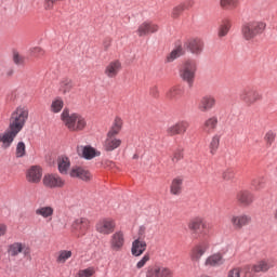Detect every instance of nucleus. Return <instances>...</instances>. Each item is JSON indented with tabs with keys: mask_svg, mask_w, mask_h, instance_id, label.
Masks as SVG:
<instances>
[{
	"mask_svg": "<svg viewBox=\"0 0 277 277\" xmlns=\"http://www.w3.org/2000/svg\"><path fill=\"white\" fill-rule=\"evenodd\" d=\"M61 120L68 129V131H72L75 133H79V131H83L85 127H88V121L85 117H83L79 113H71L68 108H65L61 115Z\"/></svg>",
	"mask_w": 277,
	"mask_h": 277,
	"instance_id": "obj_1",
	"label": "nucleus"
},
{
	"mask_svg": "<svg viewBox=\"0 0 277 277\" xmlns=\"http://www.w3.org/2000/svg\"><path fill=\"white\" fill-rule=\"evenodd\" d=\"M29 120V108L27 106H18L9 118V128L19 133Z\"/></svg>",
	"mask_w": 277,
	"mask_h": 277,
	"instance_id": "obj_2",
	"label": "nucleus"
},
{
	"mask_svg": "<svg viewBox=\"0 0 277 277\" xmlns=\"http://www.w3.org/2000/svg\"><path fill=\"white\" fill-rule=\"evenodd\" d=\"M267 24L263 21H250L241 26V34L245 40H254L265 31Z\"/></svg>",
	"mask_w": 277,
	"mask_h": 277,
	"instance_id": "obj_3",
	"label": "nucleus"
},
{
	"mask_svg": "<svg viewBox=\"0 0 277 277\" xmlns=\"http://www.w3.org/2000/svg\"><path fill=\"white\" fill-rule=\"evenodd\" d=\"M198 70V63L195 60H186L180 69V79L187 83L188 88H194L196 80V71Z\"/></svg>",
	"mask_w": 277,
	"mask_h": 277,
	"instance_id": "obj_4",
	"label": "nucleus"
},
{
	"mask_svg": "<svg viewBox=\"0 0 277 277\" xmlns=\"http://www.w3.org/2000/svg\"><path fill=\"white\" fill-rule=\"evenodd\" d=\"M276 267V260L274 258H264L258 261L255 264L245 266L246 276L250 274H267L269 269Z\"/></svg>",
	"mask_w": 277,
	"mask_h": 277,
	"instance_id": "obj_5",
	"label": "nucleus"
},
{
	"mask_svg": "<svg viewBox=\"0 0 277 277\" xmlns=\"http://www.w3.org/2000/svg\"><path fill=\"white\" fill-rule=\"evenodd\" d=\"M209 248H211V241L209 238H205L195 245L189 252L192 263L200 265V261L202 260L203 254H207Z\"/></svg>",
	"mask_w": 277,
	"mask_h": 277,
	"instance_id": "obj_6",
	"label": "nucleus"
},
{
	"mask_svg": "<svg viewBox=\"0 0 277 277\" xmlns=\"http://www.w3.org/2000/svg\"><path fill=\"white\" fill-rule=\"evenodd\" d=\"M239 98L245 103V105H254L255 103H259L263 98V95L261 93L252 88V87H246L242 89L239 93Z\"/></svg>",
	"mask_w": 277,
	"mask_h": 277,
	"instance_id": "obj_7",
	"label": "nucleus"
},
{
	"mask_svg": "<svg viewBox=\"0 0 277 277\" xmlns=\"http://www.w3.org/2000/svg\"><path fill=\"white\" fill-rule=\"evenodd\" d=\"M229 224L234 228V230H243L246 226H250L252 224V215L250 214H232L229 216Z\"/></svg>",
	"mask_w": 277,
	"mask_h": 277,
	"instance_id": "obj_8",
	"label": "nucleus"
},
{
	"mask_svg": "<svg viewBox=\"0 0 277 277\" xmlns=\"http://www.w3.org/2000/svg\"><path fill=\"white\" fill-rule=\"evenodd\" d=\"M6 252L11 259H14L18 256V254L29 256L31 254V249L23 242H13L8 246Z\"/></svg>",
	"mask_w": 277,
	"mask_h": 277,
	"instance_id": "obj_9",
	"label": "nucleus"
},
{
	"mask_svg": "<svg viewBox=\"0 0 277 277\" xmlns=\"http://www.w3.org/2000/svg\"><path fill=\"white\" fill-rule=\"evenodd\" d=\"M124 232L117 230L115 232L109 239V248L111 252H122L124 248Z\"/></svg>",
	"mask_w": 277,
	"mask_h": 277,
	"instance_id": "obj_10",
	"label": "nucleus"
},
{
	"mask_svg": "<svg viewBox=\"0 0 277 277\" xmlns=\"http://www.w3.org/2000/svg\"><path fill=\"white\" fill-rule=\"evenodd\" d=\"M122 70V62L120 60L110 61L104 69V75L107 79H116Z\"/></svg>",
	"mask_w": 277,
	"mask_h": 277,
	"instance_id": "obj_11",
	"label": "nucleus"
},
{
	"mask_svg": "<svg viewBox=\"0 0 277 277\" xmlns=\"http://www.w3.org/2000/svg\"><path fill=\"white\" fill-rule=\"evenodd\" d=\"M71 228L77 233L76 237L79 239L88 233V228H90V220H88V217H78L72 222Z\"/></svg>",
	"mask_w": 277,
	"mask_h": 277,
	"instance_id": "obj_12",
	"label": "nucleus"
},
{
	"mask_svg": "<svg viewBox=\"0 0 277 277\" xmlns=\"http://www.w3.org/2000/svg\"><path fill=\"white\" fill-rule=\"evenodd\" d=\"M236 201L240 207H252L254 203V194L249 189H241L236 194Z\"/></svg>",
	"mask_w": 277,
	"mask_h": 277,
	"instance_id": "obj_13",
	"label": "nucleus"
},
{
	"mask_svg": "<svg viewBox=\"0 0 277 277\" xmlns=\"http://www.w3.org/2000/svg\"><path fill=\"white\" fill-rule=\"evenodd\" d=\"M100 235H111L116 230V221L114 219H103L95 226Z\"/></svg>",
	"mask_w": 277,
	"mask_h": 277,
	"instance_id": "obj_14",
	"label": "nucleus"
},
{
	"mask_svg": "<svg viewBox=\"0 0 277 277\" xmlns=\"http://www.w3.org/2000/svg\"><path fill=\"white\" fill-rule=\"evenodd\" d=\"M189 129V123L187 121H177L176 123L167 128V135L169 137H174V135H184Z\"/></svg>",
	"mask_w": 277,
	"mask_h": 277,
	"instance_id": "obj_15",
	"label": "nucleus"
},
{
	"mask_svg": "<svg viewBox=\"0 0 277 277\" xmlns=\"http://www.w3.org/2000/svg\"><path fill=\"white\" fill-rule=\"evenodd\" d=\"M159 31V25L153 22H143L136 29L138 38H144L149 34H157Z\"/></svg>",
	"mask_w": 277,
	"mask_h": 277,
	"instance_id": "obj_16",
	"label": "nucleus"
},
{
	"mask_svg": "<svg viewBox=\"0 0 277 277\" xmlns=\"http://www.w3.org/2000/svg\"><path fill=\"white\" fill-rule=\"evenodd\" d=\"M18 135V132L15 130H12L11 128H8L4 133L0 134V144L1 148L4 150H8L12 146V142H14V138Z\"/></svg>",
	"mask_w": 277,
	"mask_h": 277,
	"instance_id": "obj_17",
	"label": "nucleus"
},
{
	"mask_svg": "<svg viewBox=\"0 0 277 277\" xmlns=\"http://www.w3.org/2000/svg\"><path fill=\"white\" fill-rule=\"evenodd\" d=\"M77 153L79 157H82L83 159L91 160L94 159V157H101V151L96 150L94 147L87 145V146H78Z\"/></svg>",
	"mask_w": 277,
	"mask_h": 277,
	"instance_id": "obj_18",
	"label": "nucleus"
},
{
	"mask_svg": "<svg viewBox=\"0 0 277 277\" xmlns=\"http://www.w3.org/2000/svg\"><path fill=\"white\" fill-rule=\"evenodd\" d=\"M224 263H226V259L222 252L213 253L209 255L205 261L206 267H222Z\"/></svg>",
	"mask_w": 277,
	"mask_h": 277,
	"instance_id": "obj_19",
	"label": "nucleus"
},
{
	"mask_svg": "<svg viewBox=\"0 0 277 277\" xmlns=\"http://www.w3.org/2000/svg\"><path fill=\"white\" fill-rule=\"evenodd\" d=\"M185 49L189 51L193 55H200L202 49H205V43L200 39H190L184 44Z\"/></svg>",
	"mask_w": 277,
	"mask_h": 277,
	"instance_id": "obj_20",
	"label": "nucleus"
},
{
	"mask_svg": "<svg viewBox=\"0 0 277 277\" xmlns=\"http://www.w3.org/2000/svg\"><path fill=\"white\" fill-rule=\"evenodd\" d=\"M147 277H174V272L164 266H155L147 271Z\"/></svg>",
	"mask_w": 277,
	"mask_h": 277,
	"instance_id": "obj_21",
	"label": "nucleus"
},
{
	"mask_svg": "<svg viewBox=\"0 0 277 277\" xmlns=\"http://www.w3.org/2000/svg\"><path fill=\"white\" fill-rule=\"evenodd\" d=\"M26 180L28 183H40L42 181V168L38 166L30 167L26 173Z\"/></svg>",
	"mask_w": 277,
	"mask_h": 277,
	"instance_id": "obj_22",
	"label": "nucleus"
},
{
	"mask_svg": "<svg viewBox=\"0 0 277 277\" xmlns=\"http://www.w3.org/2000/svg\"><path fill=\"white\" fill-rule=\"evenodd\" d=\"M43 185L50 187L51 189L55 187H64V180L60 175L48 174L43 177Z\"/></svg>",
	"mask_w": 277,
	"mask_h": 277,
	"instance_id": "obj_23",
	"label": "nucleus"
},
{
	"mask_svg": "<svg viewBox=\"0 0 277 277\" xmlns=\"http://www.w3.org/2000/svg\"><path fill=\"white\" fill-rule=\"evenodd\" d=\"M183 94H185V87L175 84L168 90L166 96L168 101H179V98H182Z\"/></svg>",
	"mask_w": 277,
	"mask_h": 277,
	"instance_id": "obj_24",
	"label": "nucleus"
},
{
	"mask_svg": "<svg viewBox=\"0 0 277 277\" xmlns=\"http://www.w3.org/2000/svg\"><path fill=\"white\" fill-rule=\"evenodd\" d=\"M70 176H72L74 179H80L85 183H90V181H92V173L81 167H75L74 169H71Z\"/></svg>",
	"mask_w": 277,
	"mask_h": 277,
	"instance_id": "obj_25",
	"label": "nucleus"
},
{
	"mask_svg": "<svg viewBox=\"0 0 277 277\" xmlns=\"http://www.w3.org/2000/svg\"><path fill=\"white\" fill-rule=\"evenodd\" d=\"M187 227H188V230H190V233L196 235V233H198V230H200V228H202V229L207 228V223L205 222V219L197 216V217L192 219L187 223Z\"/></svg>",
	"mask_w": 277,
	"mask_h": 277,
	"instance_id": "obj_26",
	"label": "nucleus"
},
{
	"mask_svg": "<svg viewBox=\"0 0 277 277\" xmlns=\"http://www.w3.org/2000/svg\"><path fill=\"white\" fill-rule=\"evenodd\" d=\"M214 107H215V97L211 95H207L200 100L198 109L202 114H206V111H210V109Z\"/></svg>",
	"mask_w": 277,
	"mask_h": 277,
	"instance_id": "obj_27",
	"label": "nucleus"
},
{
	"mask_svg": "<svg viewBox=\"0 0 277 277\" xmlns=\"http://www.w3.org/2000/svg\"><path fill=\"white\" fill-rule=\"evenodd\" d=\"M183 177L176 176L174 177L169 186L171 196H181L183 194Z\"/></svg>",
	"mask_w": 277,
	"mask_h": 277,
	"instance_id": "obj_28",
	"label": "nucleus"
},
{
	"mask_svg": "<svg viewBox=\"0 0 277 277\" xmlns=\"http://www.w3.org/2000/svg\"><path fill=\"white\" fill-rule=\"evenodd\" d=\"M53 213H55V209L51 206L39 207L35 210L37 217H43V220L49 222L53 220Z\"/></svg>",
	"mask_w": 277,
	"mask_h": 277,
	"instance_id": "obj_29",
	"label": "nucleus"
},
{
	"mask_svg": "<svg viewBox=\"0 0 277 277\" xmlns=\"http://www.w3.org/2000/svg\"><path fill=\"white\" fill-rule=\"evenodd\" d=\"M147 243L144 240L135 239L132 242L131 252L133 256H142L146 252Z\"/></svg>",
	"mask_w": 277,
	"mask_h": 277,
	"instance_id": "obj_30",
	"label": "nucleus"
},
{
	"mask_svg": "<svg viewBox=\"0 0 277 277\" xmlns=\"http://www.w3.org/2000/svg\"><path fill=\"white\" fill-rule=\"evenodd\" d=\"M217 124H219L217 117L212 116L208 118L202 124L203 133H206L207 135H211V133H213V131L217 129Z\"/></svg>",
	"mask_w": 277,
	"mask_h": 277,
	"instance_id": "obj_31",
	"label": "nucleus"
},
{
	"mask_svg": "<svg viewBox=\"0 0 277 277\" xmlns=\"http://www.w3.org/2000/svg\"><path fill=\"white\" fill-rule=\"evenodd\" d=\"M120 146H122V140L120 138L106 137L104 142V150H106V153H114V150L120 148Z\"/></svg>",
	"mask_w": 277,
	"mask_h": 277,
	"instance_id": "obj_32",
	"label": "nucleus"
},
{
	"mask_svg": "<svg viewBox=\"0 0 277 277\" xmlns=\"http://www.w3.org/2000/svg\"><path fill=\"white\" fill-rule=\"evenodd\" d=\"M185 55V49L183 45H177L175 49L171 51L166 57V63L167 64H172L174 60H179V57H183Z\"/></svg>",
	"mask_w": 277,
	"mask_h": 277,
	"instance_id": "obj_33",
	"label": "nucleus"
},
{
	"mask_svg": "<svg viewBox=\"0 0 277 277\" xmlns=\"http://www.w3.org/2000/svg\"><path fill=\"white\" fill-rule=\"evenodd\" d=\"M230 27H233V22L228 18L223 19L217 29V37L225 38V36H228Z\"/></svg>",
	"mask_w": 277,
	"mask_h": 277,
	"instance_id": "obj_34",
	"label": "nucleus"
},
{
	"mask_svg": "<svg viewBox=\"0 0 277 277\" xmlns=\"http://www.w3.org/2000/svg\"><path fill=\"white\" fill-rule=\"evenodd\" d=\"M121 129H122V119L116 118L115 122H114L113 127L110 128V130L108 131L106 137L116 138V135H118V133H120Z\"/></svg>",
	"mask_w": 277,
	"mask_h": 277,
	"instance_id": "obj_35",
	"label": "nucleus"
},
{
	"mask_svg": "<svg viewBox=\"0 0 277 277\" xmlns=\"http://www.w3.org/2000/svg\"><path fill=\"white\" fill-rule=\"evenodd\" d=\"M220 140H222V136L219 134H214L209 143V150L210 155H215L217 153V149L220 148Z\"/></svg>",
	"mask_w": 277,
	"mask_h": 277,
	"instance_id": "obj_36",
	"label": "nucleus"
},
{
	"mask_svg": "<svg viewBox=\"0 0 277 277\" xmlns=\"http://www.w3.org/2000/svg\"><path fill=\"white\" fill-rule=\"evenodd\" d=\"M72 90V80L69 78H65L60 83V92L66 96V94H70Z\"/></svg>",
	"mask_w": 277,
	"mask_h": 277,
	"instance_id": "obj_37",
	"label": "nucleus"
},
{
	"mask_svg": "<svg viewBox=\"0 0 277 277\" xmlns=\"http://www.w3.org/2000/svg\"><path fill=\"white\" fill-rule=\"evenodd\" d=\"M62 109H64V100H62V97L54 98L51 103L50 111H52V114H60Z\"/></svg>",
	"mask_w": 277,
	"mask_h": 277,
	"instance_id": "obj_38",
	"label": "nucleus"
},
{
	"mask_svg": "<svg viewBox=\"0 0 277 277\" xmlns=\"http://www.w3.org/2000/svg\"><path fill=\"white\" fill-rule=\"evenodd\" d=\"M68 168H70V160L68 157H58V172H61V174H67Z\"/></svg>",
	"mask_w": 277,
	"mask_h": 277,
	"instance_id": "obj_39",
	"label": "nucleus"
},
{
	"mask_svg": "<svg viewBox=\"0 0 277 277\" xmlns=\"http://www.w3.org/2000/svg\"><path fill=\"white\" fill-rule=\"evenodd\" d=\"M72 256V251L70 250H61L57 253L56 256V263L58 264H64L68 261V259H70Z\"/></svg>",
	"mask_w": 277,
	"mask_h": 277,
	"instance_id": "obj_40",
	"label": "nucleus"
},
{
	"mask_svg": "<svg viewBox=\"0 0 277 277\" xmlns=\"http://www.w3.org/2000/svg\"><path fill=\"white\" fill-rule=\"evenodd\" d=\"M263 185H265V177L264 176H258V177H253L251 180V187H253V189L255 192H259L260 189H262Z\"/></svg>",
	"mask_w": 277,
	"mask_h": 277,
	"instance_id": "obj_41",
	"label": "nucleus"
},
{
	"mask_svg": "<svg viewBox=\"0 0 277 277\" xmlns=\"http://www.w3.org/2000/svg\"><path fill=\"white\" fill-rule=\"evenodd\" d=\"M186 8L187 6L185 5V3H181L174 6L171 11V18H179L183 14V12H185Z\"/></svg>",
	"mask_w": 277,
	"mask_h": 277,
	"instance_id": "obj_42",
	"label": "nucleus"
},
{
	"mask_svg": "<svg viewBox=\"0 0 277 277\" xmlns=\"http://www.w3.org/2000/svg\"><path fill=\"white\" fill-rule=\"evenodd\" d=\"M239 0H220V5L223 10H235Z\"/></svg>",
	"mask_w": 277,
	"mask_h": 277,
	"instance_id": "obj_43",
	"label": "nucleus"
},
{
	"mask_svg": "<svg viewBox=\"0 0 277 277\" xmlns=\"http://www.w3.org/2000/svg\"><path fill=\"white\" fill-rule=\"evenodd\" d=\"M27 155V147L25 146V143L18 142L16 146L15 157L17 159H21Z\"/></svg>",
	"mask_w": 277,
	"mask_h": 277,
	"instance_id": "obj_44",
	"label": "nucleus"
},
{
	"mask_svg": "<svg viewBox=\"0 0 277 277\" xmlns=\"http://www.w3.org/2000/svg\"><path fill=\"white\" fill-rule=\"evenodd\" d=\"M29 53L31 57H41L42 55H44L45 51L40 47H34L29 49Z\"/></svg>",
	"mask_w": 277,
	"mask_h": 277,
	"instance_id": "obj_45",
	"label": "nucleus"
},
{
	"mask_svg": "<svg viewBox=\"0 0 277 277\" xmlns=\"http://www.w3.org/2000/svg\"><path fill=\"white\" fill-rule=\"evenodd\" d=\"M13 63L16 66H23L25 64V56L21 55L18 52H13Z\"/></svg>",
	"mask_w": 277,
	"mask_h": 277,
	"instance_id": "obj_46",
	"label": "nucleus"
},
{
	"mask_svg": "<svg viewBox=\"0 0 277 277\" xmlns=\"http://www.w3.org/2000/svg\"><path fill=\"white\" fill-rule=\"evenodd\" d=\"M181 159H183V149L177 148L173 151L171 161H172V163H179V161H181Z\"/></svg>",
	"mask_w": 277,
	"mask_h": 277,
	"instance_id": "obj_47",
	"label": "nucleus"
},
{
	"mask_svg": "<svg viewBox=\"0 0 277 277\" xmlns=\"http://www.w3.org/2000/svg\"><path fill=\"white\" fill-rule=\"evenodd\" d=\"M223 181H233L235 179V171L233 169H226L222 172Z\"/></svg>",
	"mask_w": 277,
	"mask_h": 277,
	"instance_id": "obj_48",
	"label": "nucleus"
},
{
	"mask_svg": "<svg viewBox=\"0 0 277 277\" xmlns=\"http://www.w3.org/2000/svg\"><path fill=\"white\" fill-rule=\"evenodd\" d=\"M264 140H265L267 146H272V144H274V141L276 140V133L268 131L265 134Z\"/></svg>",
	"mask_w": 277,
	"mask_h": 277,
	"instance_id": "obj_49",
	"label": "nucleus"
},
{
	"mask_svg": "<svg viewBox=\"0 0 277 277\" xmlns=\"http://www.w3.org/2000/svg\"><path fill=\"white\" fill-rule=\"evenodd\" d=\"M94 276V268H85L82 271H79V273L76 275V277H92Z\"/></svg>",
	"mask_w": 277,
	"mask_h": 277,
	"instance_id": "obj_50",
	"label": "nucleus"
},
{
	"mask_svg": "<svg viewBox=\"0 0 277 277\" xmlns=\"http://www.w3.org/2000/svg\"><path fill=\"white\" fill-rule=\"evenodd\" d=\"M227 277H241V267L236 266L228 271Z\"/></svg>",
	"mask_w": 277,
	"mask_h": 277,
	"instance_id": "obj_51",
	"label": "nucleus"
},
{
	"mask_svg": "<svg viewBox=\"0 0 277 277\" xmlns=\"http://www.w3.org/2000/svg\"><path fill=\"white\" fill-rule=\"evenodd\" d=\"M150 261V255L145 254L141 261L137 262L136 264V268L137 269H142V267H144V265H146V263H148Z\"/></svg>",
	"mask_w": 277,
	"mask_h": 277,
	"instance_id": "obj_52",
	"label": "nucleus"
},
{
	"mask_svg": "<svg viewBox=\"0 0 277 277\" xmlns=\"http://www.w3.org/2000/svg\"><path fill=\"white\" fill-rule=\"evenodd\" d=\"M144 237H146V227L145 226H141L138 228V233H137V238L140 240H144Z\"/></svg>",
	"mask_w": 277,
	"mask_h": 277,
	"instance_id": "obj_53",
	"label": "nucleus"
},
{
	"mask_svg": "<svg viewBox=\"0 0 277 277\" xmlns=\"http://www.w3.org/2000/svg\"><path fill=\"white\" fill-rule=\"evenodd\" d=\"M109 47H111V39L105 40L103 42L104 51H109Z\"/></svg>",
	"mask_w": 277,
	"mask_h": 277,
	"instance_id": "obj_54",
	"label": "nucleus"
},
{
	"mask_svg": "<svg viewBox=\"0 0 277 277\" xmlns=\"http://www.w3.org/2000/svg\"><path fill=\"white\" fill-rule=\"evenodd\" d=\"M151 96H154V98L159 97V88L157 87L151 88Z\"/></svg>",
	"mask_w": 277,
	"mask_h": 277,
	"instance_id": "obj_55",
	"label": "nucleus"
},
{
	"mask_svg": "<svg viewBox=\"0 0 277 277\" xmlns=\"http://www.w3.org/2000/svg\"><path fill=\"white\" fill-rule=\"evenodd\" d=\"M8 232V227L3 224H0V237H3L5 233Z\"/></svg>",
	"mask_w": 277,
	"mask_h": 277,
	"instance_id": "obj_56",
	"label": "nucleus"
},
{
	"mask_svg": "<svg viewBox=\"0 0 277 277\" xmlns=\"http://www.w3.org/2000/svg\"><path fill=\"white\" fill-rule=\"evenodd\" d=\"M8 77H12L14 75V69H10L8 72H6Z\"/></svg>",
	"mask_w": 277,
	"mask_h": 277,
	"instance_id": "obj_57",
	"label": "nucleus"
},
{
	"mask_svg": "<svg viewBox=\"0 0 277 277\" xmlns=\"http://www.w3.org/2000/svg\"><path fill=\"white\" fill-rule=\"evenodd\" d=\"M132 159H140V155L134 154L133 157H132Z\"/></svg>",
	"mask_w": 277,
	"mask_h": 277,
	"instance_id": "obj_58",
	"label": "nucleus"
}]
</instances>
